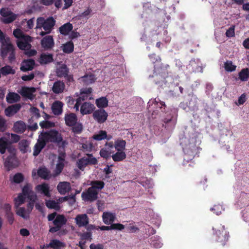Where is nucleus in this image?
Masks as SVG:
<instances>
[{
    "mask_svg": "<svg viewBox=\"0 0 249 249\" xmlns=\"http://www.w3.org/2000/svg\"><path fill=\"white\" fill-rule=\"evenodd\" d=\"M7 208L8 209V213H7L8 216V220H9L10 224H11V223H12L13 222L14 218H13V213L10 211L11 207H10L9 204H8L7 205Z\"/></svg>",
    "mask_w": 249,
    "mask_h": 249,
    "instance_id": "338daca9",
    "label": "nucleus"
},
{
    "mask_svg": "<svg viewBox=\"0 0 249 249\" xmlns=\"http://www.w3.org/2000/svg\"><path fill=\"white\" fill-rule=\"evenodd\" d=\"M68 200L70 205H73L75 202V195L72 196H66L64 197H61L58 199L60 202Z\"/></svg>",
    "mask_w": 249,
    "mask_h": 249,
    "instance_id": "864d4df0",
    "label": "nucleus"
},
{
    "mask_svg": "<svg viewBox=\"0 0 249 249\" xmlns=\"http://www.w3.org/2000/svg\"><path fill=\"white\" fill-rule=\"evenodd\" d=\"M98 192L90 187L87 192L82 193V199L85 201H93L97 199Z\"/></svg>",
    "mask_w": 249,
    "mask_h": 249,
    "instance_id": "ddd939ff",
    "label": "nucleus"
},
{
    "mask_svg": "<svg viewBox=\"0 0 249 249\" xmlns=\"http://www.w3.org/2000/svg\"><path fill=\"white\" fill-rule=\"evenodd\" d=\"M213 230L214 231V234L218 236V241L222 245H225V243L228 239V233L224 230V226L218 227V226L216 225L213 227Z\"/></svg>",
    "mask_w": 249,
    "mask_h": 249,
    "instance_id": "9d476101",
    "label": "nucleus"
},
{
    "mask_svg": "<svg viewBox=\"0 0 249 249\" xmlns=\"http://www.w3.org/2000/svg\"><path fill=\"white\" fill-rule=\"evenodd\" d=\"M224 67L226 71L231 72L235 71L236 66L233 65L231 61H228L224 64Z\"/></svg>",
    "mask_w": 249,
    "mask_h": 249,
    "instance_id": "3c124183",
    "label": "nucleus"
},
{
    "mask_svg": "<svg viewBox=\"0 0 249 249\" xmlns=\"http://www.w3.org/2000/svg\"><path fill=\"white\" fill-rule=\"evenodd\" d=\"M249 78V69L245 68L239 73V78L242 81H247Z\"/></svg>",
    "mask_w": 249,
    "mask_h": 249,
    "instance_id": "a18cd8bd",
    "label": "nucleus"
},
{
    "mask_svg": "<svg viewBox=\"0 0 249 249\" xmlns=\"http://www.w3.org/2000/svg\"><path fill=\"white\" fill-rule=\"evenodd\" d=\"M151 242L150 244L156 248H161L163 246V243L160 240V237L155 236L151 238Z\"/></svg>",
    "mask_w": 249,
    "mask_h": 249,
    "instance_id": "79ce46f5",
    "label": "nucleus"
},
{
    "mask_svg": "<svg viewBox=\"0 0 249 249\" xmlns=\"http://www.w3.org/2000/svg\"><path fill=\"white\" fill-rule=\"evenodd\" d=\"M26 197L29 199L28 194H24L22 191V193L19 194L18 197H16L15 199V204L16 207L17 208L19 205L24 203L25 201Z\"/></svg>",
    "mask_w": 249,
    "mask_h": 249,
    "instance_id": "72a5a7b5",
    "label": "nucleus"
},
{
    "mask_svg": "<svg viewBox=\"0 0 249 249\" xmlns=\"http://www.w3.org/2000/svg\"><path fill=\"white\" fill-rule=\"evenodd\" d=\"M107 114L104 109H98L94 111L93 114V117L95 120L98 123H103L106 121Z\"/></svg>",
    "mask_w": 249,
    "mask_h": 249,
    "instance_id": "2eb2a0df",
    "label": "nucleus"
},
{
    "mask_svg": "<svg viewBox=\"0 0 249 249\" xmlns=\"http://www.w3.org/2000/svg\"><path fill=\"white\" fill-rule=\"evenodd\" d=\"M30 142L26 140H22L19 142V148L23 153L30 152Z\"/></svg>",
    "mask_w": 249,
    "mask_h": 249,
    "instance_id": "e433bc0d",
    "label": "nucleus"
},
{
    "mask_svg": "<svg viewBox=\"0 0 249 249\" xmlns=\"http://www.w3.org/2000/svg\"><path fill=\"white\" fill-rule=\"evenodd\" d=\"M91 187H93V189L97 190L98 192L100 189H102L104 186V183L102 181H96L92 182L91 183Z\"/></svg>",
    "mask_w": 249,
    "mask_h": 249,
    "instance_id": "5fc2aeb1",
    "label": "nucleus"
},
{
    "mask_svg": "<svg viewBox=\"0 0 249 249\" xmlns=\"http://www.w3.org/2000/svg\"><path fill=\"white\" fill-rule=\"evenodd\" d=\"M23 192L25 195L28 194L30 202L27 205V209L24 208H19L17 209L16 212L18 215L24 219H28L29 217L30 213L34 208V202L36 199V196L32 191V187L30 184H27L23 188Z\"/></svg>",
    "mask_w": 249,
    "mask_h": 249,
    "instance_id": "7ed1b4c3",
    "label": "nucleus"
},
{
    "mask_svg": "<svg viewBox=\"0 0 249 249\" xmlns=\"http://www.w3.org/2000/svg\"><path fill=\"white\" fill-rule=\"evenodd\" d=\"M62 140V137L58 131L50 130V131L42 133L39 136L37 142L34 146L33 156H37L44 148L47 142H59Z\"/></svg>",
    "mask_w": 249,
    "mask_h": 249,
    "instance_id": "f257e3e1",
    "label": "nucleus"
},
{
    "mask_svg": "<svg viewBox=\"0 0 249 249\" xmlns=\"http://www.w3.org/2000/svg\"><path fill=\"white\" fill-rule=\"evenodd\" d=\"M36 173H37L38 176L45 179H49L51 177V175L48 169L45 167H41L38 170L33 169L32 172L33 178H35L36 177Z\"/></svg>",
    "mask_w": 249,
    "mask_h": 249,
    "instance_id": "f3484780",
    "label": "nucleus"
},
{
    "mask_svg": "<svg viewBox=\"0 0 249 249\" xmlns=\"http://www.w3.org/2000/svg\"><path fill=\"white\" fill-rule=\"evenodd\" d=\"M125 228L126 231L130 233H136L139 230L138 228L132 224L125 226Z\"/></svg>",
    "mask_w": 249,
    "mask_h": 249,
    "instance_id": "13d9d810",
    "label": "nucleus"
},
{
    "mask_svg": "<svg viewBox=\"0 0 249 249\" xmlns=\"http://www.w3.org/2000/svg\"><path fill=\"white\" fill-rule=\"evenodd\" d=\"M65 89V84L63 82L57 81L54 83L52 90L55 93L62 92Z\"/></svg>",
    "mask_w": 249,
    "mask_h": 249,
    "instance_id": "c85d7f7f",
    "label": "nucleus"
},
{
    "mask_svg": "<svg viewBox=\"0 0 249 249\" xmlns=\"http://www.w3.org/2000/svg\"><path fill=\"white\" fill-rule=\"evenodd\" d=\"M54 125V123L48 121H43L40 123V125L42 128L50 127L53 126Z\"/></svg>",
    "mask_w": 249,
    "mask_h": 249,
    "instance_id": "0e129e2a",
    "label": "nucleus"
},
{
    "mask_svg": "<svg viewBox=\"0 0 249 249\" xmlns=\"http://www.w3.org/2000/svg\"><path fill=\"white\" fill-rule=\"evenodd\" d=\"M147 105L149 111H152V116L157 113L158 109H161L162 111H163L165 108L164 102L161 101L157 98L150 100L148 102Z\"/></svg>",
    "mask_w": 249,
    "mask_h": 249,
    "instance_id": "1a4fd4ad",
    "label": "nucleus"
},
{
    "mask_svg": "<svg viewBox=\"0 0 249 249\" xmlns=\"http://www.w3.org/2000/svg\"><path fill=\"white\" fill-rule=\"evenodd\" d=\"M91 92L92 89L91 88H83L80 90L79 93H75V95L77 97L76 100V104L74 106V108L75 110H79L82 101L93 98Z\"/></svg>",
    "mask_w": 249,
    "mask_h": 249,
    "instance_id": "6e6552de",
    "label": "nucleus"
},
{
    "mask_svg": "<svg viewBox=\"0 0 249 249\" xmlns=\"http://www.w3.org/2000/svg\"><path fill=\"white\" fill-rule=\"evenodd\" d=\"M140 183L145 188H151L154 185L151 180L147 178H143L142 180H141Z\"/></svg>",
    "mask_w": 249,
    "mask_h": 249,
    "instance_id": "6e6d98bb",
    "label": "nucleus"
},
{
    "mask_svg": "<svg viewBox=\"0 0 249 249\" xmlns=\"http://www.w3.org/2000/svg\"><path fill=\"white\" fill-rule=\"evenodd\" d=\"M15 73V70L13 69L12 67L9 65H6L0 68V74H2V75H5L9 74H14Z\"/></svg>",
    "mask_w": 249,
    "mask_h": 249,
    "instance_id": "c03bdc74",
    "label": "nucleus"
},
{
    "mask_svg": "<svg viewBox=\"0 0 249 249\" xmlns=\"http://www.w3.org/2000/svg\"><path fill=\"white\" fill-rule=\"evenodd\" d=\"M54 40L52 36H48L41 40V45L45 49H50L54 46Z\"/></svg>",
    "mask_w": 249,
    "mask_h": 249,
    "instance_id": "aec40b11",
    "label": "nucleus"
},
{
    "mask_svg": "<svg viewBox=\"0 0 249 249\" xmlns=\"http://www.w3.org/2000/svg\"><path fill=\"white\" fill-rule=\"evenodd\" d=\"M35 65V61L33 59H28L23 61L20 67L21 71H31L34 68Z\"/></svg>",
    "mask_w": 249,
    "mask_h": 249,
    "instance_id": "4be33fe9",
    "label": "nucleus"
},
{
    "mask_svg": "<svg viewBox=\"0 0 249 249\" xmlns=\"http://www.w3.org/2000/svg\"><path fill=\"white\" fill-rule=\"evenodd\" d=\"M125 226L121 224H112V230H123L125 228Z\"/></svg>",
    "mask_w": 249,
    "mask_h": 249,
    "instance_id": "774afa93",
    "label": "nucleus"
},
{
    "mask_svg": "<svg viewBox=\"0 0 249 249\" xmlns=\"http://www.w3.org/2000/svg\"><path fill=\"white\" fill-rule=\"evenodd\" d=\"M115 217V213L109 212H104L102 215L103 220L106 225L111 224L114 221Z\"/></svg>",
    "mask_w": 249,
    "mask_h": 249,
    "instance_id": "393cba45",
    "label": "nucleus"
},
{
    "mask_svg": "<svg viewBox=\"0 0 249 249\" xmlns=\"http://www.w3.org/2000/svg\"><path fill=\"white\" fill-rule=\"evenodd\" d=\"M199 63L200 62L199 59H192L190 62L188 68H190V67H192L193 71H201L202 68L199 65Z\"/></svg>",
    "mask_w": 249,
    "mask_h": 249,
    "instance_id": "473e14b6",
    "label": "nucleus"
},
{
    "mask_svg": "<svg viewBox=\"0 0 249 249\" xmlns=\"http://www.w3.org/2000/svg\"><path fill=\"white\" fill-rule=\"evenodd\" d=\"M97 162V159L93 157L91 155H88L87 157L83 158L77 161V166L83 170L88 164H96Z\"/></svg>",
    "mask_w": 249,
    "mask_h": 249,
    "instance_id": "f8f14e48",
    "label": "nucleus"
},
{
    "mask_svg": "<svg viewBox=\"0 0 249 249\" xmlns=\"http://www.w3.org/2000/svg\"><path fill=\"white\" fill-rule=\"evenodd\" d=\"M14 36L18 38L17 44L18 47L21 50H27L30 49L32 41V37L29 36H26L20 29H16L13 32Z\"/></svg>",
    "mask_w": 249,
    "mask_h": 249,
    "instance_id": "423d86ee",
    "label": "nucleus"
},
{
    "mask_svg": "<svg viewBox=\"0 0 249 249\" xmlns=\"http://www.w3.org/2000/svg\"><path fill=\"white\" fill-rule=\"evenodd\" d=\"M36 89L34 88L22 87L18 90L19 93L22 96L30 99H34V93Z\"/></svg>",
    "mask_w": 249,
    "mask_h": 249,
    "instance_id": "a211bd4d",
    "label": "nucleus"
},
{
    "mask_svg": "<svg viewBox=\"0 0 249 249\" xmlns=\"http://www.w3.org/2000/svg\"><path fill=\"white\" fill-rule=\"evenodd\" d=\"M0 14L2 16V21L6 23L12 22L16 18V15L11 12L7 9H2L0 11Z\"/></svg>",
    "mask_w": 249,
    "mask_h": 249,
    "instance_id": "4468645a",
    "label": "nucleus"
},
{
    "mask_svg": "<svg viewBox=\"0 0 249 249\" xmlns=\"http://www.w3.org/2000/svg\"><path fill=\"white\" fill-rule=\"evenodd\" d=\"M23 179V175L21 174L18 173L13 177V180L15 183H19L22 182Z\"/></svg>",
    "mask_w": 249,
    "mask_h": 249,
    "instance_id": "052dcab7",
    "label": "nucleus"
},
{
    "mask_svg": "<svg viewBox=\"0 0 249 249\" xmlns=\"http://www.w3.org/2000/svg\"><path fill=\"white\" fill-rule=\"evenodd\" d=\"M65 154L62 153L59 154L57 158V163L54 171V176H56L61 173L62 169L65 166Z\"/></svg>",
    "mask_w": 249,
    "mask_h": 249,
    "instance_id": "dca6fc26",
    "label": "nucleus"
},
{
    "mask_svg": "<svg viewBox=\"0 0 249 249\" xmlns=\"http://www.w3.org/2000/svg\"><path fill=\"white\" fill-rule=\"evenodd\" d=\"M56 73L58 77H66L68 73V70L65 64H59L57 65Z\"/></svg>",
    "mask_w": 249,
    "mask_h": 249,
    "instance_id": "bb28decb",
    "label": "nucleus"
},
{
    "mask_svg": "<svg viewBox=\"0 0 249 249\" xmlns=\"http://www.w3.org/2000/svg\"><path fill=\"white\" fill-rule=\"evenodd\" d=\"M92 10L90 8H88L83 12L80 13L76 18L78 19H85V20H88L91 16Z\"/></svg>",
    "mask_w": 249,
    "mask_h": 249,
    "instance_id": "c9c22d12",
    "label": "nucleus"
},
{
    "mask_svg": "<svg viewBox=\"0 0 249 249\" xmlns=\"http://www.w3.org/2000/svg\"><path fill=\"white\" fill-rule=\"evenodd\" d=\"M104 246L102 244H91L89 246L90 249H104Z\"/></svg>",
    "mask_w": 249,
    "mask_h": 249,
    "instance_id": "69168bd1",
    "label": "nucleus"
},
{
    "mask_svg": "<svg viewBox=\"0 0 249 249\" xmlns=\"http://www.w3.org/2000/svg\"><path fill=\"white\" fill-rule=\"evenodd\" d=\"M71 188L70 183L67 182H61L57 185V190L62 195L66 194L70 191Z\"/></svg>",
    "mask_w": 249,
    "mask_h": 249,
    "instance_id": "a878e982",
    "label": "nucleus"
},
{
    "mask_svg": "<svg viewBox=\"0 0 249 249\" xmlns=\"http://www.w3.org/2000/svg\"><path fill=\"white\" fill-rule=\"evenodd\" d=\"M50 246L54 249H59L64 246V244L58 240H53L50 243Z\"/></svg>",
    "mask_w": 249,
    "mask_h": 249,
    "instance_id": "8fccbe9b",
    "label": "nucleus"
},
{
    "mask_svg": "<svg viewBox=\"0 0 249 249\" xmlns=\"http://www.w3.org/2000/svg\"><path fill=\"white\" fill-rule=\"evenodd\" d=\"M0 42L1 43V55L2 57L8 56L9 60L12 61L15 58L14 48L11 44L9 37H5L0 30Z\"/></svg>",
    "mask_w": 249,
    "mask_h": 249,
    "instance_id": "20e7f679",
    "label": "nucleus"
},
{
    "mask_svg": "<svg viewBox=\"0 0 249 249\" xmlns=\"http://www.w3.org/2000/svg\"><path fill=\"white\" fill-rule=\"evenodd\" d=\"M65 124L68 126H72L77 122V117L74 113L67 114L65 117Z\"/></svg>",
    "mask_w": 249,
    "mask_h": 249,
    "instance_id": "7c9ffc66",
    "label": "nucleus"
},
{
    "mask_svg": "<svg viewBox=\"0 0 249 249\" xmlns=\"http://www.w3.org/2000/svg\"><path fill=\"white\" fill-rule=\"evenodd\" d=\"M9 139L13 142H17L19 140V136L15 134H9Z\"/></svg>",
    "mask_w": 249,
    "mask_h": 249,
    "instance_id": "e2e57ef3",
    "label": "nucleus"
},
{
    "mask_svg": "<svg viewBox=\"0 0 249 249\" xmlns=\"http://www.w3.org/2000/svg\"><path fill=\"white\" fill-rule=\"evenodd\" d=\"M79 80L80 81L86 84H89L93 82H94L95 80V79L93 75H86L81 77Z\"/></svg>",
    "mask_w": 249,
    "mask_h": 249,
    "instance_id": "37998d69",
    "label": "nucleus"
},
{
    "mask_svg": "<svg viewBox=\"0 0 249 249\" xmlns=\"http://www.w3.org/2000/svg\"><path fill=\"white\" fill-rule=\"evenodd\" d=\"M67 220L63 215H57L53 221V224L55 226H57L60 228L62 226L65 224Z\"/></svg>",
    "mask_w": 249,
    "mask_h": 249,
    "instance_id": "a19ab883",
    "label": "nucleus"
},
{
    "mask_svg": "<svg viewBox=\"0 0 249 249\" xmlns=\"http://www.w3.org/2000/svg\"><path fill=\"white\" fill-rule=\"evenodd\" d=\"M63 52L67 53H71L74 50V44L72 41H68L62 46Z\"/></svg>",
    "mask_w": 249,
    "mask_h": 249,
    "instance_id": "ea45409f",
    "label": "nucleus"
},
{
    "mask_svg": "<svg viewBox=\"0 0 249 249\" xmlns=\"http://www.w3.org/2000/svg\"><path fill=\"white\" fill-rule=\"evenodd\" d=\"M36 190L37 192L43 194L47 196H50V187L47 183H42L37 185L36 187Z\"/></svg>",
    "mask_w": 249,
    "mask_h": 249,
    "instance_id": "5701e85b",
    "label": "nucleus"
},
{
    "mask_svg": "<svg viewBox=\"0 0 249 249\" xmlns=\"http://www.w3.org/2000/svg\"><path fill=\"white\" fill-rule=\"evenodd\" d=\"M55 20L52 17L45 19L43 18H39L37 19L36 21V29L43 28L45 32L41 31L39 35L41 36H44L46 34H49L53 29L55 25Z\"/></svg>",
    "mask_w": 249,
    "mask_h": 249,
    "instance_id": "0eeeda50",
    "label": "nucleus"
},
{
    "mask_svg": "<svg viewBox=\"0 0 249 249\" xmlns=\"http://www.w3.org/2000/svg\"><path fill=\"white\" fill-rule=\"evenodd\" d=\"M6 149L8 150L10 154L4 162V166L7 169L10 170L18 165V161L15 157L16 150L10 145L5 137H1L0 139V153L3 154Z\"/></svg>",
    "mask_w": 249,
    "mask_h": 249,
    "instance_id": "f03ea898",
    "label": "nucleus"
},
{
    "mask_svg": "<svg viewBox=\"0 0 249 249\" xmlns=\"http://www.w3.org/2000/svg\"><path fill=\"white\" fill-rule=\"evenodd\" d=\"M72 131L74 134H79L82 131L83 126L80 123H75V124L72 126Z\"/></svg>",
    "mask_w": 249,
    "mask_h": 249,
    "instance_id": "603ef678",
    "label": "nucleus"
},
{
    "mask_svg": "<svg viewBox=\"0 0 249 249\" xmlns=\"http://www.w3.org/2000/svg\"><path fill=\"white\" fill-rule=\"evenodd\" d=\"M73 28L72 24L70 22H68L63 24L59 28V32L61 35L67 36V35H69L72 30Z\"/></svg>",
    "mask_w": 249,
    "mask_h": 249,
    "instance_id": "c756f323",
    "label": "nucleus"
},
{
    "mask_svg": "<svg viewBox=\"0 0 249 249\" xmlns=\"http://www.w3.org/2000/svg\"><path fill=\"white\" fill-rule=\"evenodd\" d=\"M94 148L92 142L89 141L82 144V148L85 152H90Z\"/></svg>",
    "mask_w": 249,
    "mask_h": 249,
    "instance_id": "09e8293b",
    "label": "nucleus"
},
{
    "mask_svg": "<svg viewBox=\"0 0 249 249\" xmlns=\"http://www.w3.org/2000/svg\"><path fill=\"white\" fill-rule=\"evenodd\" d=\"M126 142L122 139H117L114 142V148L116 151L112 155V158L115 161H122L126 158Z\"/></svg>",
    "mask_w": 249,
    "mask_h": 249,
    "instance_id": "39448f33",
    "label": "nucleus"
},
{
    "mask_svg": "<svg viewBox=\"0 0 249 249\" xmlns=\"http://www.w3.org/2000/svg\"><path fill=\"white\" fill-rule=\"evenodd\" d=\"M92 138L94 140L97 141L105 140L106 138H107V132L106 131H100L98 133L94 134Z\"/></svg>",
    "mask_w": 249,
    "mask_h": 249,
    "instance_id": "49530a36",
    "label": "nucleus"
},
{
    "mask_svg": "<svg viewBox=\"0 0 249 249\" xmlns=\"http://www.w3.org/2000/svg\"><path fill=\"white\" fill-rule=\"evenodd\" d=\"M20 98V97L18 93L15 92H9L6 96V100L10 104L18 102Z\"/></svg>",
    "mask_w": 249,
    "mask_h": 249,
    "instance_id": "4c0bfd02",
    "label": "nucleus"
},
{
    "mask_svg": "<svg viewBox=\"0 0 249 249\" xmlns=\"http://www.w3.org/2000/svg\"><path fill=\"white\" fill-rule=\"evenodd\" d=\"M7 128L6 121L0 116V131L3 132Z\"/></svg>",
    "mask_w": 249,
    "mask_h": 249,
    "instance_id": "680f3d73",
    "label": "nucleus"
},
{
    "mask_svg": "<svg viewBox=\"0 0 249 249\" xmlns=\"http://www.w3.org/2000/svg\"><path fill=\"white\" fill-rule=\"evenodd\" d=\"M53 55L49 53H42L39 58V62L41 64H46L53 61Z\"/></svg>",
    "mask_w": 249,
    "mask_h": 249,
    "instance_id": "f704fd0d",
    "label": "nucleus"
},
{
    "mask_svg": "<svg viewBox=\"0 0 249 249\" xmlns=\"http://www.w3.org/2000/svg\"><path fill=\"white\" fill-rule=\"evenodd\" d=\"M96 105L98 108H105L108 106V100L105 97H102L96 100Z\"/></svg>",
    "mask_w": 249,
    "mask_h": 249,
    "instance_id": "58836bf2",
    "label": "nucleus"
},
{
    "mask_svg": "<svg viewBox=\"0 0 249 249\" xmlns=\"http://www.w3.org/2000/svg\"><path fill=\"white\" fill-rule=\"evenodd\" d=\"M235 35V28L233 25H231L230 27L229 28L226 32V36L228 37H231L234 36Z\"/></svg>",
    "mask_w": 249,
    "mask_h": 249,
    "instance_id": "bf43d9fd",
    "label": "nucleus"
},
{
    "mask_svg": "<svg viewBox=\"0 0 249 249\" xmlns=\"http://www.w3.org/2000/svg\"><path fill=\"white\" fill-rule=\"evenodd\" d=\"M76 225L79 227H85L89 223V218L86 214H79L74 218Z\"/></svg>",
    "mask_w": 249,
    "mask_h": 249,
    "instance_id": "6ab92c4d",
    "label": "nucleus"
},
{
    "mask_svg": "<svg viewBox=\"0 0 249 249\" xmlns=\"http://www.w3.org/2000/svg\"><path fill=\"white\" fill-rule=\"evenodd\" d=\"M63 105V104L61 101H54L51 107L53 113L56 115L61 114L62 113Z\"/></svg>",
    "mask_w": 249,
    "mask_h": 249,
    "instance_id": "b1692460",
    "label": "nucleus"
},
{
    "mask_svg": "<svg viewBox=\"0 0 249 249\" xmlns=\"http://www.w3.org/2000/svg\"><path fill=\"white\" fill-rule=\"evenodd\" d=\"M115 153L114 143L112 142H106L105 146L100 150L99 152L100 156L106 159L112 157V154Z\"/></svg>",
    "mask_w": 249,
    "mask_h": 249,
    "instance_id": "9b49d317",
    "label": "nucleus"
},
{
    "mask_svg": "<svg viewBox=\"0 0 249 249\" xmlns=\"http://www.w3.org/2000/svg\"><path fill=\"white\" fill-rule=\"evenodd\" d=\"M95 108L94 106L89 102H84L81 106L80 112L82 115L91 114Z\"/></svg>",
    "mask_w": 249,
    "mask_h": 249,
    "instance_id": "412c9836",
    "label": "nucleus"
},
{
    "mask_svg": "<svg viewBox=\"0 0 249 249\" xmlns=\"http://www.w3.org/2000/svg\"><path fill=\"white\" fill-rule=\"evenodd\" d=\"M14 131L18 133H23L26 130V124L22 121H18L14 124Z\"/></svg>",
    "mask_w": 249,
    "mask_h": 249,
    "instance_id": "2f4dec72",
    "label": "nucleus"
},
{
    "mask_svg": "<svg viewBox=\"0 0 249 249\" xmlns=\"http://www.w3.org/2000/svg\"><path fill=\"white\" fill-rule=\"evenodd\" d=\"M20 108V106L18 104L12 105L5 109V114L7 116H11L17 113Z\"/></svg>",
    "mask_w": 249,
    "mask_h": 249,
    "instance_id": "cd10ccee",
    "label": "nucleus"
},
{
    "mask_svg": "<svg viewBox=\"0 0 249 249\" xmlns=\"http://www.w3.org/2000/svg\"><path fill=\"white\" fill-rule=\"evenodd\" d=\"M59 202H60L59 201V202H56L53 200H49L46 202V205L50 209L58 210L60 209Z\"/></svg>",
    "mask_w": 249,
    "mask_h": 249,
    "instance_id": "de8ad7c7",
    "label": "nucleus"
},
{
    "mask_svg": "<svg viewBox=\"0 0 249 249\" xmlns=\"http://www.w3.org/2000/svg\"><path fill=\"white\" fill-rule=\"evenodd\" d=\"M211 211H214L217 215H219L222 211H224L223 206L220 205H215L213 208H211Z\"/></svg>",
    "mask_w": 249,
    "mask_h": 249,
    "instance_id": "4d7b16f0",
    "label": "nucleus"
}]
</instances>
